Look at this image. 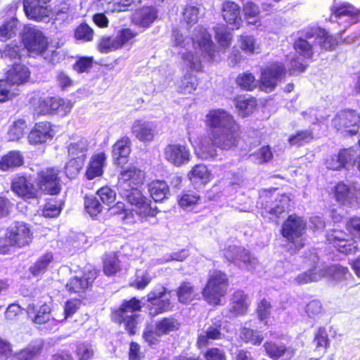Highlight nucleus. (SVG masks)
<instances>
[{"label": "nucleus", "instance_id": "1", "mask_svg": "<svg viewBox=\"0 0 360 360\" xmlns=\"http://www.w3.org/2000/svg\"><path fill=\"white\" fill-rule=\"evenodd\" d=\"M208 137L214 147L231 150L241 139V129L229 114L207 115Z\"/></svg>", "mask_w": 360, "mask_h": 360}, {"label": "nucleus", "instance_id": "2", "mask_svg": "<svg viewBox=\"0 0 360 360\" xmlns=\"http://www.w3.org/2000/svg\"><path fill=\"white\" fill-rule=\"evenodd\" d=\"M34 240L31 224L24 221H14L0 236V254H9L13 250L30 247Z\"/></svg>", "mask_w": 360, "mask_h": 360}, {"label": "nucleus", "instance_id": "3", "mask_svg": "<svg viewBox=\"0 0 360 360\" xmlns=\"http://www.w3.org/2000/svg\"><path fill=\"white\" fill-rule=\"evenodd\" d=\"M141 311V300L134 297L122 301L120 307L111 311L110 318L112 323L121 326L127 331L128 335L135 336L137 334L139 317L136 313Z\"/></svg>", "mask_w": 360, "mask_h": 360}, {"label": "nucleus", "instance_id": "4", "mask_svg": "<svg viewBox=\"0 0 360 360\" xmlns=\"http://www.w3.org/2000/svg\"><path fill=\"white\" fill-rule=\"evenodd\" d=\"M278 188L271 187L263 188L259 192L257 205L261 210V215L263 218L269 220H275L280 218V216L288 210L292 200L290 194H279L277 197L274 195V192Z\"/></svg>", "mask_w": 360, "mask_h": 360}, {"label": "nucleus", "instance_id": "5", "mask_svg": "<svg viewBox=\"0 0 360 360\" xmlns=\"http://www.w3.org/2000/svg\"><path fill=\"white\" fill-rule=\"evenodd\" d=\"M229 286L228 274L215 269L209 272L207 282L202 288V297L209 306L221 305L222 300L228 294Z\"/></svg>", "mask_w": 360, "mask_h": 360}, {"label": "nucleus", "instance_id": "6", "mask_svg": "<svg viewBox=\"0 0 360 360\" xmlns=\"http://www.w3.org/2000/svg\"><path fill=\"white\" fill-rule=\"evenodd\" d=\"M22 40L27 51L34 55H41L49 63L58 62L59 53L48 50V40L41 31L34 27H26L22 35Z\"/></svg>", "mask_w": 360, "mask_h": 360}, {"label": "nucleus", "instance_id": "7", "mask_svg": "<svg viewBox=\"0 0 360 360\" xmlns=\"http://www.w3.org/2000/svg\"><path fill=\"white\" fill-rule=\"evenodd\" d=\"M306 229V221L302 217L292 214L283 221L280 234L292 245L293 250L300 251L305 245L302 236Z\"/></svg>", "mask_w": 360, "mask_h": 360}, {"label": "nucleus", "instance_id": "8", "mask_svg": "<svg viewBox=\"0 0 360 360\" xmlns=\"http://www.w3.org/2000/svg\"><path fill=\"white\" fill-rule=\"evenodd\" d=\"M181 326V321L174 316H164L155 321L154 329L143 330L141 337L149 347H153L159 344L160 338L178 332Z\"/></svg>", "mask_w": 360, "mask_h": 360}, {"label": "nucleus", "instance_id": "9", "mask_svg": "<svg viewBox=\"0 0 360 360\" xmlns=\"http://www.w3.org/2000/svg\"><path fill=\"white\" fill-rule=\"evenodd\" d=\"M349 235L342 229H330L326 233V245L346 256L354 255L358 251L356 238L349 237Z\"/></svg>", "mask_w": 360, "mask_h": 360}, {"label": "nucleus", "instance_id": "10", "mask_svg": "<svg viewBox=\"0 0 360 360\" xmlns=\"http://www.w3.org/2000/svg\"><path fill=\"white\" fill-rule=\"evenodd\" d=\"M145 179V172L141 168L134 165L120 171L117 181V191L120 195H127L141 192L139 188L141 186Z\"/></svg>", "mask_w": 360, "mask_h": 360}, {"label": "nucleus", "instance_id": "11", "mask_svg": "<svg viewBox=\"0 0 360 360\" xmlns=\"http://www.w3.org/2000/svg\"><path fill=\"white\" fill-rule=\"evenodd\" d=\"M199 32L201 33V37L198 39L197 37L188 38L183 35V34L177 29L174 28L172 33V43L173 46L185 48L191 39L194 43L196 41L198 43L199 49L207 56L210 59L214 58V44L211 40V36L206 32L205 29L199 27Z\"/></svg>", "mask_w": 360, "mask_h": 360}, {"label": "nucleus", "instance_id": "12", "mask_svg": "<svg viewBox=\"0 0 360 360\" xmlns=\"http://www.w3.org/2000/svg\"><path fill=\"white\" fill-rule=\"evenodd\" d=\"M60 171L57 167L44 168L37 173V186L43 195H57L61 192Z\"/></svg>", "mask_w": 360, "mask_h": 360}, {"label": "nucleus", "instance_id": "13", "mask_svg": "<svg viewBox=\"0 0 360 360\" xmlns=\"http://www.w3.org/2000/svg\"><path fill=\"white\" fill-rule=\"evenodd\" d=\"M99 276V269L88 264L84 266L81 276H72L68 279L65 288L70 294H81L92 287Z\"/></svg>", "mask_w": 360, "mask_h": 360}, {"label": "nucleus", "instance_id": "14", "mask_svg": "<svg viewBox=\"0 0 360 360\" xmlns=\"http://www.w3.org/2000/svg\"><path fill=\"white\" fill-rule=\"evenodd\" d=\"M11 190L18 198L25 201L39 199L42 195L40 188L25 173L17 174L14 176L11 182Z\"/></svg>", "mask_w": 360, "mask_h": 360}, {"label": "nucleus", "instance_id": "15", "mask_svg": "<svg viewBox=\"0 0 360 360\" xmlns=\"http://www.w3.org/2000/svg\"><path fill=\"white\" fill-rule=\"evenodd\" d=\"M169 291L165 286L161 285L159 290H151L148 292L147 302L148 314L150 318H155L160 314L172 311L174 305L169 298L162 299Z\"/></svg>", "mask_w": 360, "mask_h": 360}, {"label": "nucleus", "instance_id": "16", "mask_svg": "<svg viewBox=\"0 0 360 360\" xmlns=\"http://www.w3.org/2000/svg\"><path fill=\"white\" fill-rule=\"evenodd\" d=\"M127 200L128 203L134 206L135 212L142 217H155L158 212L157 207L151 205V200L141 193L136 191L134 193L121 195Z\"/></svg>", "mask_w": 360, "mask_h": 360}, {"label": "nucleus", "instance_id": "17", "mask_svg": "<svg viewBox=\"0 0 360 360\" xmlns=\"http://www.w3.org/2000/svg\"><path fill=\"white\" fill-rule=\"evenodd\" d=\"M285 74L283 64L274 63L262 72L260 89L266 92L273 91L277 85L278 80Z\"/></svg>", "mask_w": 360, "mask_h": 360}, {"label": "nucleus", "instance_id": "18", "mask_svg": "<svg viewBox=\"0 0 360 360\" xmlns=\"http://www.w3.org/2000/svg\"><path fill=\"white\" fill-rule=\"evenodd\" d=\"M54 136L53 127L47 121L36 122L28 134L27 139L33 145L44 144L51 141Z\"/></svg>", "mask_w": 360, "mask_h": 360}, {"label": "nucleus", "instance_id": "19", "mask_svg": "<svg viewBox=\"0 0 360 360\" xmlns=\"http://www.w3.org/2000/svg\"><path fill=\"white\" fill-rule=\"evenodd\" d=\"M250 304L248 294L243 290L238 289L232 293L229 300V314L235 317L245 316L248 313Z\"/></svg>", "mask_w": 360, "mask_h": 360}, {"label": "nucleus", "instance_id": "20", "mask_svg": "<svg viewBox=\"0 0 360 360\" xmlns=\"http://www.w3.org/2000/svg\"><path fill=\"white\" fill-rule=\"evenodd\" d=\"M166 160L176 167L188 163L190 152L187 146L181 144H169L165 147Z\"/></svg>", "mask_w": 360, "mask_h": 360}, {"label": "nucleus", "instance_id": "21", "mask_svg": "<svg viewBox=\"0 0 360 360\" xmlns=\"http://www.w3.org/2000/svg\"><path fill=\"white\" fill-rule=\"evenodd\" d=\"M48 1L43 2V0H24L23 9L26 15L29 18L35 20H44L49 15V10L47 6H46Z\"/></svg>", "mask_w": 360, "mask_h": 360}, {"label": "nucleus", "instance_id": "22", "mask_svg": "<svg viewBox=\"0 0 360 360\" xmlns=\"http://www.w3.org/2000/svg\"><path fill=\"white\" fill-rule=\"evenodd\" d=\"M131 139L127 136H123L115 141L112 146V156L115 165L122 167L127 163L131 153Z\"/></svg>", "mask_w": 360, "mask_h": 360}, {"label": "nucleus", "instance_id": "23", "mask_svg": "<svg viewBox=\"0 0 360 360\" xmlns=\"http://www.w3.org/2000/svg\"><path fill=\"white\" fill-rule=\"evenodd\" d=\"M106 155L105 152H98L91 155L89 160L84 176L88 180H93L103 174L105 165Z\"/></svg>", "mask_w": 360, "mask_h": 360}, {"label": "nucleus", "instance_id": "24", "mask_svg": "<svg viewBox=\"0 0 360 360\" xmlns=\"http://www.w3.org/2000/svg\"><path fill=\"white\" fill-rule=\"evenodd\" d=\"M266 354L271 359L277 360L282 356H285V360H291L295 355V349L292 347H286L283 344H277L272 341H267L263 345Z\"/></svg>", "mask_w": 360, "mask_h": 360}, {"label": "nucleus", "instance_id": "25", "mask_svg": "<svg viewBox=\"0 0 360 360\" xmlns=\"http://www.w3.org/2000/svg\"><path fill=\"white\" fill-rule=\"evenodd\" d=\"M309 39H314L315 44L320 46L321 49L331 50L338 44L335 38L329 35L328 32L320 27H314L309 30L306 33Z\"/></svg>", "mask_w": 360, "mask_h": 360}, {"label": "nucleus", "instance_id": "26", "mask_svg": "<svg viewBox=\"0 0 360 360\" xmlns=\"http://www.w3.org/2000/svg\"><path fill=\"white\" fill-rule=\"evenodd\" d=\"M354 150L352 148H343L337 154L329 157L326 161V167L330 170L338 171L345 167L347 164L353 160Z\"/></svg>", "mask_w": 360, "mask_h": 360}, {"label": "nucleus", "instance_id": "27", "mask_svg": "<svg viewBox=\"0 0 360 360\" xmlns=\"http://www.w3.org/2000/svg\"><path fill=\"white\" fill-rule=\"evenodd\" d=\"M51 309L49 304L44 303L37 308L34 304H28L27 314L33 323L37 325H43L51 320H54L51 316Z\"/></svg>", "mask_w": 360, "mask_h": 360}, {"label": "nucleus", "instance_id": "28", "mask_svg": "<svg viewBox=\"0 0 360 360\" xmlns=\"http://www.w3.org/2000/svg\"><path fill=\"white\" fill-rule=\"evenodd\" d=\"M30 77V72L27 67L22 64L15 63L12 68L7 71L6 81L13 85H19L27 82Z\"/></svg>", "mask_w": 360, "mask_h": 360}, {"label": "nucleus", "instance_id": "29", "mask_svg": "<svg viewBox=\"0 0 360 360\" xmlns=\"http://www.w3.org/2000/svg\"><path fill=\"white\" fill-rule=\"evenodd\" d=\"M39 103L41 108L40 112H44L45 111H64L65 112H68L72 107V103L70 101L60 98H47L39 101Z\"/></svg>", "mask_w": 360, "mask_h": 360}, {"label": "nucleus", "instance_id": "30", "mask_svg": "<svg viewBox=\"0 0 360 360\" xmlns=\"http://www.w3.org/2000/svg\"><path fill=\"white\" fill-rule=\"evenodd\" d=\"M221 321H218L212 326H210L205 334H200L197 338V347L198 349L206 347L209 345V340L216 341L221 339Z\"/></svg>", "mask_w": 360, "mask_h": 360}, {"label": "nucleus", "instance_id": "31", "mask_svg": "<svg viewBox=\"0 0 360 360\" xmlns=\"http://www.w3.org/2000/svg\"><path fill=\"white\" fill-rule=\"evenodd\" d=\"M176 297L179 303L187 305L196 300L198 293L195 292V285L191 282L184 281L176 288Z\"/></svg>", "mask_w": 360, "mask_h": 360}, {"label": "nucleus", "instance_id": "32", "mask_svg": "<svg viewBox=\"0 0 360 360\" xmlns=\"http://www.w3.org/2000/svg\"><path fill=\"white\" fill-rule=\"evenodd\" d=\"M221 11L224 20L238 28L241 22L240 6L233 1H226L223 3Z\"/></svg>", "mask_w": 360, "mask_h": 360}, {"label": "nucleus", "instance_id": "33", "mask_svg": "<svg viewBox=\"0 0 360 360\" xmlns=\"http://www.w3.org/2000/svg\"><path fill=\"white\" fill-rule=\"evenodd\" d=\"M148 188L149 195L155 202H160L169 198V188L165 181H151L148 185Z\"/></svg>", "mask_w": 360, "mask_h": 360}, {"label": "nucleus", "instance_id": "34", "mask_svg": "<svg viewBox=\"0 0 360 360\" xmlns=\"http://www.w3.org/2000/svg\"><path fill=\"white\" fill-rule=\"evenodd\" d=\"M131 132L137 139L141 141H150L154 139L155 131L148 122L137 120L131 126Z\"/></svg>", "mask_w": 360, "mask_h": 360}, {"label": "nucleus", "instance_id": "35", "mask_svg": "<svg viewBox=\"0 0 360 360\" xmlns=\"http://www.w3.org/2000/svg\"><path fill=\"white\" fill-rule=\"evenodd\" d=\"M23 164V155L18 150H10L0 158V169L3 171L21 167Z\"/></svg>", "mask_w": 360, "mask_h": 360}, {"label": "nucleus", "instance_id": "36", "mask_svg": "<svg viewBox=\"0 0 360 360\" xmlns=\"http://www.w3.org/2000/svg\"><path fill=\"white\" fill-rule=\"evenodd\" d=\"M121 270L120 260L116 252L105 253L103 257V271L108 277L115 276Z\"/></svg>", "mask_w": 360, "mask_h": 360}, {"label": "nucleus", "instance_id": "37", "mask_svg": "<svg viewBox=\"0 0 360 360\" xmlns=\"http://www.w3.org/2000/svg\"><path fill=\"white\" fill-rule=\"evenodd\" d=\"M190 181H198L202 184H206L212 179V174L205 165H195L188 173Z\"/></svg>", "mask_w": 360, "mask_h": 360}, {"label": "nucleus", "instance_id": "38", "mask_svg": "<svg viewBox=\"0 0 360 360\" xmlns=\"http://www.w3.org/2000/svg\"><path fill=\"white\" fill-rule=\"evenodd\" d=\"M52 261H53V255L51 252H46L39 257L33 265L30 267L31 275L37 276L44 274Z\"/></svg>", "mask_w": 360, "mask_h": 360}, {"label": "nucleus", "instance_id": "39", "mask_svg": "<svg viewBox=\"0 0 360 360\" xmlns=\"http://www.w3.org/2000/svg\"><path fill=\"white\" fill-rule=\"evenodd\" d=\"M157 11L153 7L143 8L134 16L136 22L141 27H149L157 18Z\"/></svg>", "mask_w": 360, "mask_h": 360}, {"label": "nucleus", "instance_id": "40", "mask_svg": "<svg viewBox=\"0 0 360 360\" xmlns=\"http://www.w3.org/2000/svg\"><path fill=\"white\" fill-rule=\"evenodd\" d=\"M313 131L311 129L300 130L289 136L288 143L292 146H302L312 141Z\"/></svg>", "mask_w": 360, "mask_h": 360}, {"label": "nucleus", "instance_id": "41", "mask_svg": "<svg viewBox=\"0 0 360 360\" xmlns=\"http://www.w3.org/2000/svg\"><path fill=\"white\" fill-rule=\"evenodd\" d=\"M332 194L337 202L344 205L349 202L351 195V188L340 181L333 186Z\"/></svg>", "mask_w": 360, "mask_h": 360}, {"label": "nucleus", "instance_id": "42", "mask_svg": "<svg viewBox=\"0 0 360 360\" xmlns=\"http://www.w3.org/2000/svg\"><path fill=\"white\" fill-rule=\"evenodd\" d=\"M42 350L41 345L27 347L11 356V360H34L40 356Z\"/></svg>", "mask_w": 360, "mask_h": 360}, {"label": "nucleus", "instance_id": "43", "mask_svg": "<svg viewBox=\"0 0 360 360\" xmlns=\"http://www.w3.org/2000/svg\"><path fill=\"white\" fill-rule=\"evenodd\" d=\"M322 277V272L317 269L316 266L296 276V282L300 285L307 284L311 282H316Z\"/></svg>", "mask_w": 360, "mask_h": 360}, {"label": "nucleus", "instance_id": "44", "mask_svg": "<svg viewBox=\"0 0 360 360\" xmlns=\"http://www.w3.org/2000/svg\"><path fill=\"white\" fill-rule=\"evenodd\" d=\"M241 338L245 344H250L253 346H259L263 341V336L261 333L246 327L241 330Z\"/></svg>", "mask_w": 360, "mask_h": 360}, {"label": "nucleus", "instance_id": "45", "mask_svg": "<svg viewBox=\"0 0 360 360\" xmlns=\"http://www.w3.org/2000/svg\"><path fill=\"white\" fill-rule=\"evenodd\" d=\"M201 200L197 193L192 191H184L178 198V204L181 208H188L196 205Z\"/></svg>", "mask_w": 360, "mask_h": 360}, {"label": "nucleus", "instance_id": "46", "mask_svg": "<svg viewBox=\"0 0 360 360\" xmlns=\"http://www.w3.org/2000/svg\"><path fill=\"white\" fill-rule=\"evenodd\" d=\"M239 43L240 49L246 53L253 54L257 53L259 49V45L252 35H240Z\"/></svg>", "mask_w": 360, "mask_h": 360}, {"label": "nucleus", "instance_id": "47", "mask_svg": "<svg viewBox=\"0 0 360 360\" xmlns=\"http://www.w3.org/2000/svg\"><path fill=\"white\" fill-rule=\"evenodd\" d=\"M311 43L315 44L314 39H304L300 38L294 43V48L295 51L302 55L303 57L309 58L312 56L313 51Z\"/></svg>", "mask_w": 360, "mask_h": 360}, {"label": "nucleus", "instance_id": "48", "mask_svg": "<svg viewBox=\"0 0 360 360\" xmlns=\"http://www.w3.org/2000/svg\"><path fill=\"white\" fill-rule=\"evenodd\" d=\"M198 86L197 79L195 76L186 75L178 85V91L184 94H191L195 90Z\"/></svg>", "mask_w": 360, "mask_h": 360}, {"label": "nucleus", "instance_id": "49", "mask_svg": "<svg viewBox=\"0 0 360 360\" xmlns=\"http://www.w3.org/2000/svg\"><path fill=\"white\" fill-rule=\"evenodd\" d=\"M84 162L85 160H68L64 167L66 176L70 179H75L84 167Z\"/></svg>", "mask_w": 360, "mask_h": 360}, {"label": "nucleus", "instance_id": "50", "mask_svg": "<svg viewBox=\"0 0 360 360\" xmlns=\"http://www.w3.org/2000/svg\"><path fill=\"white\" fill-rule=\"evenodd\" d=\"M27 122L23 120H17L11 125L8 134H9L11 141H18L23 136L27 129Z\"/></svg>", "mask_w": 360, "mask_h": 360}, {"label": "nucleus", "instance_id": "51", "mask_svg": "<svg viewBox=\"0 0 360 360\" xmlns=\"http://www.w3.org/2000/svg\"><path fill=\"white\" fill-rule=\"evenodd\" d=\"M236 107L239 110H248L252 112L257 105V101L250 96H238L234 100Z\"/></svg>", "mask_w": 360, "mask_h": 360}, {"label": "nucleus", "instance_id": "52", "mask_svg": "<svg viewBox=\"0 0 360 360\" xmlns=\"http://www.w3.org/2000/svg\"><path fill=\"white\" fill-rule=\"evenodd\" d=\"M316 349L324 348L326 351L330 347V340L325 327H319L313 339Z\"/></svg>", "mask_w": 360, "mask_h": 360}, {"label": "nucleus", "instance_id": "53", "mask_svg": "<svg viewBox=\"0 0 360 360\" xmlns=\"http://www.w3.org/2000/svg\"><path fill=\"white\" fill-rule=\"evenodd\" d=\"M84 208L91 217L97 216L102 210V205L93 195L84 197Z\"/></svg>", "mask_w": 360, "mask_h": 360}, {"label": "nucleus", "instance_id": "54", "mask_svg": "<svg viewBox=\"0 0 360 360\" xmlns=\"http://www.w3.org/2000/svg\"><path fill=\"white\" fill-rule=\"evenodd\" d=\"M345 229L347 232L353 238L360 240V217L353 216L347 219L345 222Z\"/></svg>", "mask_w": 360, "mask_h": 360}, {"label": "nucleus", "instance_id": "55", "mask_svg": "<svg viewBox=\"0 0 360 360\" xmlns=\"http://www.w3.org/2000/svg\"><path fill=\"white\" fill-rule=\"evenodd\" d=\"M239 255L231 264L241 269H248L252 266V258L251 253L248 250L245 249L242 252H238Z\"/></svg>", "mask_w": 360, "mask_h": 360}, {"label": "nucleus", "instance_id": "56", "mask_svg": "<svg viewBox=\"0 0 360 360\" xmlns=\"http://www.w3.org/2000/svg\"><path fill=\"white\" fill-rule=\"evenodd\" d=\"M68 154L70 160H85L86 148L78 143H72L68 146Z\"/></svg>", "mask_w": 360, "mask_h": 360}, {"label": "nucleus", "instance_id": "57", "mask_svg": "<svg viewBox=\"0 0 360 360\" xmlns=\"http://www.w3.org/2000/svg\"><path fill=\"white\" fill-rule=\"evenodd\" d=\"M18 20L11 19L0 27V40L5 41L15 34Z\"/></svg>", "mask_w": 360, "mask_h": 360}, {"label": "nucleus", "instance_id": "58", "mask_svg": "<svg viewBox=\"0 0 360 360\" xmlns=\"http://www.w3.org/2000/svg\"><path fill=\"white\" fill-rule=\"evenodd\" d=\"M215 37L218 43L222 47H227L229 46L232 37L230 32L224 25H219L214 27Z\"/></svg>", "mask_w": 360, "mask_h": 360}, {"label": "nucleus", "instance_id": "59", "mask_svg": "<svg viewBox=\"0 0 360 360\" xmlns=\"http://www.w3.org/2000/svg\"><path fill=\"white\" fill-rule=\"evenodd\" d=\"M236 82L241 88L248 91H251L257 86L255 76L248 72L240 75L237 77Z\"/></svg>", "mask_w": 360, "mask_h": 360}, {"label": "nucleus", "instance_id": "60", "mask_svg": "<svg viewBox=\"0 0 360 360\" xmlns=\"http://www.w3.org/2000/svg\"><path fill=\"white\" fill-rule=\"evenodd\" d=\"M81 300L77 298H71L64 304V317L65 320L75 315L80 309Z\"/></svg>", "mask_w": 360, "mask_h": 360}, {"label": "nucleus", "instance_id": "61", "mask_svg": "<svg viewBox=\"0 0 360 360\" xmlns=\"http://www.w3.org/2000/svg\"><path fill=\"white\" fill-rule=\"evenodd\" d=\"M337 118L340 121L339 124L345 129L356 126L360 120L359 114L337 115Z\"/></svg>", "mask_w": 360, "mask_h": 360}, {"label": "nucleus", "instance_id": "62", "mask_svg": "<svg viewBox=\"0 0 360 360\" xmlns=\"http://www.w3.org/2000/svg\"><path fill=\"white\" fill-rule=\"evenodd\" d=\"M182 59L184 64L190 69L195 71L201 70V60L198 55H194L191 52L185 53L182 55Z\"/></svg>", "mask_w": 360, "mask_h": 360}, {"label": "nucleus", "instance_id": "63", "mask_svg": "<svg viewBox=\"0 0 360 360\" xmlns=\"http://www.w3.org/2000/svg\"><path fill=\"white\" fill-rule=\"evenodd\" d=\"M128 360H142L144 359V353L141 351L140 343L131 340L129 342L127 353Z\"/></svg>", "mask_w": 360, "mask_h": 360}, {"label": "nucleus", "instance_id": "64", "mask_svg": "<svg viewBox=\"0 0 360 360\" xmlns=\"http://www.w3.org/2000/svg\"><path fill=\"white\" fill-rule=\"evenodd\" d=\"M94 31L86 23L79 25L75 31V37L77 39L91 41L93 38Z\"/></svg>", "mask_w": 360, "mask_h": 360}]
</instances>
